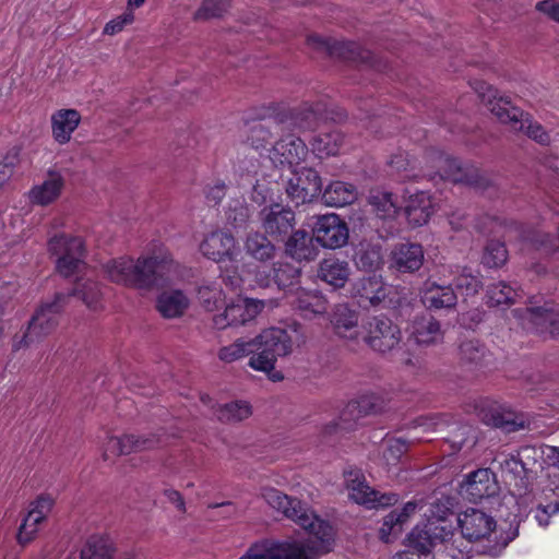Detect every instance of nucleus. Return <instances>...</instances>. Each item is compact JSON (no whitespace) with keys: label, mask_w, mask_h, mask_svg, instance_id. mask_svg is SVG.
<instances>
[{"label":"nucleus","mask_w":559,"mask_h":559,"mask_svg":"<svg viewBox=\"0 0 559 559\" xmlns=\"http://www.w3.org/2000/svg\"><path fill=\"white\" fill-rule=\"evenodd\" d=\"M266 503L297 523L317 540L309 543L282 542L257 544L239 559H317L319 552L330 551L333 528L297 498L288 497L274 488L262 493Z\"/></svg>","instance_id":"obj_1"},{"label":"nucleus","mask_w":559,"mask_h":559,"mask_svg":"<svg viewBox=\"0 0 559 559\" xmlns=\"http://www.w3.org/2000/svg\"><path fill=\"white\" fill-rule=\"evenodd\" d=\"M107 277L117 284L138 288H163L178 278V264L173 260L154 258H120L104 264Z\"/></svg>","instance_id":"obj_2"},{"label":"nucleus","mask_w":559,"mask_h":559,"mask_svg":"<svg viewBox=\"0 0 559 559\" xmlns=\"http://www.w3.org/2000/svg\"><path fill=\"white\" fill-rule=\"evenodd\" d=\"M254 343L249 366L255 370L270 374L273 381L283 379L280 371H274L277 357L292 353L293 342L287 331L280 328L264 330L251 340Z\"/></svg>","instance_id":"obj_3"},{"label":"nucleus","mask_w":559,"mask_h":559,"mask_svg":"<svg viewBox=\"0 0 559 559\" xmlns=\"http://www.w3.org/2000/svg\"><path fill=\"white\" fill-rule=\"evenodd\" d=\"M69 304V295L57 293L51 301H46L33 314L26 331L13 337V350H20L41 341L59 324V318Z\"/></svg>","instance_id":"obj_4"},{"label":"nucleus","mask_w":559,"mask_h":559,"mask_svg":"<svg viewBox=\"0 0 559 559\" xmlns=\"http://www.w3.org/2000/svg\"><path fill=\"white\" fill-rule=\"evenodd\" d=\"M544 452L534 445H524L506 455L500 461V468L514 479V487L519 496L532 490L533 481L542 468Z\"/></svg>","instance_id":"obj_5"},{"label":"nucleus","mask_w":559,"mask_h":559,"mask_svg":"<svg viewBox=\"0 0 559 559\" xmlns=\"http://www.w3.org/2000/svg\"><path fill=\"white\" fill-rule=\"evenodd\" d=\"M343 116L337 114L334 116L329 112L325 104L319 102L316 104H302L293 109L278 114V123L282 127V133L286 131H310L316 129L322 121L333 120L340 121Z\"/></svg>","instance_id":"obj_6"},{"label":"nucleus","mask_w":559,"mask_h":559,"mask_svg":"<svg viewBox=\"0 0 559 559\" xmlns=\"http://www.w3.org/2000/svg\"><path fill=\"white\" fill-rule=\"evenodd\" d=\"M364 341L376 353L389 355L402 347V331L384 316H374L364 325Z\"/></svg>","instance_id":"obj_7"},{"label":"nucleus","mask_w":559,"mask_h":559,"mask_svg":"<svg viewBox=\"0 0 559 559\" xmlns=\"http://www.w3.org/2000/svg\"><path fill=\"white\" fill-rule=\"evenodd\" d=\"M344 477L348 497L358 504L376 509L393 506L399 500L394 492H380L371 488L360 469L345 471Z\"/></svg>","instance_id":"obj_8"},{"label":"nucleus","mask_w":559,"mask_h":559,"mask_svg":"<svg viewBox=\"0 0 559 559\" xmlns=\"http://www.w3.org/2000/svg\"><path fill=\"white\" fill-rule=\"evenodd\" d=\"M476 228L484 234H498L503 228L510 233L512 229H515L520 230V235L523 239L537 250H543L545 253L549 254L559 249V227L557 236H551L550 234L543 233L542 230H533L526 234L522 230V226L515 222L507 224L500 221L497 216L485 215L477 221Z\"/></svg>","instance_id":"obj_9"},{"label":"nucleus","mask_w":559,"mask_h":559,"mask_svg":"<svg viewBox=\"0 0 559 559\" xmlns=\"http://www.w3.org/2000/svg\"><path fill=\"white\" fill-rule=\"evenodd\" d=\"M48 250L58 257L56 269L63 277L80 271L84 255L83 241L80 237L55 236L48 241Z\"/></svg>","instance_id":"obj_10"},{"label":"nucleus","mask_w":559,"mask_h":559,"mask_svg":"<svg viewBox=\"0 0 559 559\" xmlns=\"http://www.w3.org/2000/svg\"><path fill=\"white\" fill-rule=\"evenodd\" d=\"M492 110L501 123L510 124L512 131L525 133L528 138L540 144H547L550 141V136L544 128L539 123L534 122L531 116L521 108L513 105L508 106V103H501L497 104Z\"/></svg>","instance_id":"obj_11"},{"label":"nucleus","mask_w":559,"mask_h":559,"mask_svg":"<svg viewBox=\"0 0 559 559\" xmlns=\"http://www.w3.org/2000/svg\"><path fill=\"white\" fill-rule=\"evenodd\" d=\"M309 46L320 51L326 52L331 57L350 60L360 63L374 66L373 55L370 50L361 48L358 44L353 41H340L331 38H323L319 35L312 34L307 38Z\"/></svg>","instance_id":"obj_12"},{"label":"nucleus","mask_w":559,"mask_h":559,"mask_svg":"<svg viewBox=\"0 0 559 559\" xmlns=\"http://www.w3.org/2000/svg\"><path fill=\"white\" fill-rule=\"evenodd\" d=\"M265 307V301L254 298H237L225 306L222 313L213 317L216 329L223 330L231 325H243L253 320Z\"/></svg>","instance_id":"obj_13"},{"label":"nucleus","mask_w":559,"mask_h":559,"mask_svg":"<svg viewBox=\"0 0 559 559\" xmlns=\"http://www.w3.org/2000/svg\"><path fill=\"white\" fill-rule=\"evenodd\" d=\"M312 234L316 241L328 249L342 248L349 237L347 224L334 213L317 216Z\"/></svg>","instance_id":"obj_14"},{"label":"nucleus","mask_w":559,"mask_h":559,"mask_svg":"<svg viewBox=\"0 0 559 559\" xmlns=\"http://www.w3.org/2000/svg\"><path fill=\"white\" fill-rule=\"evenodd\" d=\"M441 179H448L455 183H464L478 190H486L491 186L490 180L475 166H463L461 162L450 156H439Z\"/></svg>","instance_id":"obj_15"},{"label":"nucleus","mask_w":559,"mask_h":559,"mask_svg":"<svg viewBox=\"0 0 559 559\" xmlns=\"http://www.w3.org/2000/svg\"><path fill=\"white\" fill-rule=\"evenodd\" d=\"M322 192V180L313 168L301 167L287 181L286 193L296 205L310 202Z\"/></svg>","instance_id":"obj_16"},{"label":"nucleus","mask_w":559,"mask_h":559,"mask_svg":"<svg viewBox=\"0 0 559 559\" xmlns=\"http://www.w3.org/2000/svg\"><path fill=\"white\" fill-rule=\"evenodd\" d=\"M499 490L496 475L489 468H479L469 473L460 485V495L475 503L496 496Z\"/></svg>","instance_id":"obj_17"},{"label":"nucleus","mask_w":559,"mask_h":559,"mask_svg":"<svg viewBox=\"0 0 559 559\" xmlns=\"http://www.w3.org/2000/svg\"><path fill=\"white\" fill-rule=\"evenodd\" d=\"M513 313L519 316L525 328L534 329L540 334L548 333L552 338H559V310L545 305L515 309Z\"/></svg>","instance_id":"obj_18"},{"label":"nucleus","mask_w":559,"mask_h":559,"mask_svg":"<svg viewBox=\"0 0 559 559\" xmlns=\"http://www.w3.org/2000/svg\"><path fill=\"white\" fill-rule=\"evenodd\" d=\"M264 233L276 241H284L295 227V213L278 204L260 212Z\"/></svg>","instance_id":"obj_19"},{"label":"nucleus","mask_w":559,"mask_h":559,"mask_svg":"<svg viewBox=\"0 0 559 559\" xmlns=\"http://www.w3.org/2000/svg\"><path fill=\"white\" fill-rule=\"evenodd\" d=\"M457 523L463 537L469 542L488 538L497 525L491 515L474 508L460 513Z\"/></svg>","instance_id":"obj_20"},{"label":"nucleus","mask_w":559,"mask_h":559,"mask_svg":"<svg viewBox=\"0 0 559 559\" xmlns=\"http://www.w3.org/2000/svg\"><path fill=\"white\" fill-rule=\"evenodd\" d=\"M390 286H388L381 276L371 275L358 280L354 287L353 294L359 298L362 306H379L389 296Z\"/></svg>","instance_id":"obj_21"},{"label":"nucleus","mask_w":559,"mask_h":559,"mask_svg":"<svg viewBox=\"0 0 559 559\" xmlns=\"http://www.w3.org/2000/svg\"><path fill=\"white\" fill-rule=\"evenodd\" d=\"M421 301L429 310H451L457 304V296L452 285L427 281L421 290Z\"/></svg>","instance_id":"obj_22"},{"label":"nucleus","mask_w":559,"mask_h":559,"mask_svg":"<svg viewBox=\"0 0 559 559\" xmlns=\"http://www.w3.org/2000/svg\"><path fill=\"white\" fill-rule=\"evenodd\" d=\"M308 153L305 142L293 134L281 138L271 150V158L281 164H299Z\"/></svg>","instance_id":"obj_23"},{"label":"nucleus","mask_w":559,"mask_h":559,"mask_svg":"<svg viewBox=\"0 0 559 559\" xmlns=\"http://www.w3.org/2000/svg\"><path fill=\"white\" fill-rule=\"evenodd\" d=\"M313 235H309L304 229L293 230L285 241V253L296 261H313L319 250L314 245Z\"/></svg>","instance_id":"obj_24"},{"label":"nucleus","mask_w":559,"mask_h":559,"mask_svg":"<svg viewBox=\"0 0 559 559\" xmlns=\"http://www.w3.org/2000/svg\"><path fill=\"white\" fill-rule=\"evenodd\" d=\"M64 182V177L59 170L49 169L43 183L31 189V202L41 206L55 202L60 197Z\"/></svg>","instance_id":"obj_25"},{"label":"nucleus","mask_w":559,"mask_h":559,"mask_svg":"<svg viewBox=\"0 0 559 559\" xmlns=\"http://www.w3.org/2000/svg\"><path fill=\"white\" fill-rule=\"evenodd\" d=\"M392 266L401 273H414L424 263V250L419 243H400L391 253Z\"/></svg>","instance_id":"obj_26"},{"label":"nucleus","mask_w":559,"mask_h":559,"mask_svg":"<svg viewBox=\"0 0 559 559\" xmlns=\"http://www.w3.org/2000/svg\"><path fill=\"white\" fill-rule=\"evenodd\" d=\"M236 241L231 234L216 230L205 237L200 245L202 254L213 261L231 258Z\"/></svg>","instance_id":"obj_27"},{"label":"nucleus","mask_w":559,"mask_h":559,"mask_svg":"<svg viewBox=\"0 0 559 559\" xmlns=\"http://www.w3.org/2000/svg\"><path fill=\"white\" fill-rule=\"evenodd\" d=\"M292 306L302 318L311 320L326 313L329 302L319 292L300 290L292 301Z\"/></svg>","instance_id":"obj_28"},{"label":"nucleus","mask_w":559,"mask_h":559,"mask_svg":"<svg viewBox=\"0 0 559 559\" xmlns=\"http://www.w3.org/2000/svg\"><path fill=\"white\" fill-rule=\"evenodd\" d=\"M442 532L443 528L439 530L433 523L424 527L416 526L407 536L408 547L418 554L428 555L433 547L443 542Z\"/></svg>","instance_id":"obj_29"},{"label":"nucleus","mask_w":559,"mask_h":559,"mask_svg":"<svg viewBox=\"0 0 559 559\" xmlns=\"http://www.w3.org/2000/svg\"><path fill=\"white\" fill-rule=\"evenodd\" d=\"M424 500H413L408 501L401 511L393 510L391 511L383 520L382 526L380 528L381 538L384 542H390V536H397L402 530L403 524L408 520V518L415 513L417 509H424Z\"/></svg>","instance_id":"obj_30"},{"label":"nucleus","mask_w":559,"mask_h":559,"mask_svg":"<svg viewBox=\"0 0 559 559\" xmlns=\"http://www.w3.org/2000/svg\"><path fill=\"white\" fill-rule=\"evenodd\" d=\"M443 330L440 322L431 314L417 317L412 325V335L417 344L435 345L443 340Z\"/></svg>","instance_id":"obj_31"},{"label":"nucleus","mask_w":559,"mask_h":559,"mask_svg":"<svg viewBox=\"0 0 559 559\" xmlns=\"http://www.w3.org/2000/svg\"><path fill=\"white\" fill-rule=\"evenodd\" d=\"M243 250L251 259L264 263L276 255V247L265 233L250 231L243 241Z\"/></svg>","instance_id":"obj_32"},{"label":"nucleus","mask_w":559,"mask_h":559,"mask_svg":"<svg viewBox=\"0 0 559 559\" xmlns=\"http://www.w3.org/2000/svg\"><path fill=\"white\" fill-rule=\"evenodd\" d=\"M404 213L409 225L413 227L425 225L432 214V204L429 194L424 191H417L409 195L404 207Z\"/></svg>","instance_id":"obj_33"},{"label":"nucleus","mask_w":559,"mask_h":559,"mask_svg":"<svg viewBox=\"0 0 559 559\" xmlns=\"http://www.w3.org/2000/svg\"><path fill=\"white\" fill-rule=\"evenodd\" d=\"M350 275L348 262L335 258H328L320 262L318 277L329 285L341 288Z\"/></svg>","instance_id":"obj_34"},{"label":"nucleus","mask_w":559,"mask_h":559,"mask_svg":"<svg viewBox=\"0 0 559 559\" xmlns=\"http://www.w3.org/2000/svg\"><path fill=\"white\" fill-rule=\"evenodd\" d=\"M368 204L376 216L382 221L395 218L400 211L397 198L389 191L372 189L368 195Z\"/></svg>","instance_id":"obj_35"},{"label":"nucleus","mask_w":559,"mask_h":559,"mask_svg":"<svg viewBox=\"0 0 559 559\" xmlns=\"http://www.w3.org/2000/svg\"><path fill=\"white\" fill-rule=\"evenodd\" d=\"M189 307V298L180 289L163 292L157 300L156 308L166 319L181 317Z\"/></svg>","instance_id":"obj_36"},{"label":"nucleus","mask_w":559,"mask_h":559,"mask_svg":"<svg viewBox=\"0 0 559 559\" xmlns=\"http://www.w3.org/2000/svg\"><path fill=\"white\" fill-rule=\"evenodd\" d=\"M331 323L341 337L356 338L358 333V314L356 311L349 309L347 305L338 304L334 307Z\"/></svg>","instance_id":"obj_37"},{"label":"nucleus","mask_w":559,"mask_h":559,"mask_svg":"<svg viewBox=\"0 0 559 559\" xmlns=\"http://www.w3.org/2000/svg\"><path fill=\"white\" fill-rule=\"evenodd\" d=\"M80 114L75 109H62L52 116V134L57 142H69L72 132L80 123Z\"/></svg>","instance_id":"obj_38"},{"label":"nucleus","mask_w":559,"mask_h":559,"mask_svg":"<svg viewBox=\"0 0 559 559\" xmlns=\"http://www.w3.org/2000/svg\"><path fill=\"white\" fill-rule=\"evenodd\" d=\"M357 193L353 185L333 181L322 192V200L329 206H345L356 200Z\"/></svg>","instance_id":"obj_39"},{"label":"nucleus","mask_w":559,"mask_h":559,"mask_svg":"<svg viewBox=\"0 0 559 559\" xmlns=\"http://www.w3.org/2000/svg\"><path fill=\"white\" fill-rule=\"evenodd\" d=\"M274 133H282L278 123V114L267 120L259 121L250 127L248 142L257 150L265 148Z\"/></svg>","instance_id":"obj_40"},{"label":"nucleus","mask_w":559,"mask_h":559,"mask_svg":"<svg viewBox=\"0 0 559 559\" xmlns=\"http://www.w3.org/2000/svg\"><path fill=\"white\" fill-rule=\"evenodd\" d=\"M453 420L452 416L444 414L420 418L415 429L423 428L424 435L416 436V440L418 442L430 441L435 435L444 440L445 433L449 431L450 426H452Z\"/></svg>","instance_id":"obj_41"},{"label":"nucleus","mask_w":559,"mask_h":559,"mask_svg":"<svg viewBox=\"0 0 559 559\" xmlns=\"http://www.w3.org/2000/svg\"><path fill=\"white\" fill-rule=\"evenodd\" d=\"M343 142L344 135L338 130L320 132L313 138L311 148L318 157L322 158L330 155H336L340 152Z\"/></svg>","instance_id":"obj_42"},{"label":"nucleus","mask_w":559,"mask_h":559,"mask_svg":"<svg viewBox=\"0 0 559 559\" xmlns=\"http://www.w3.org/2000/svg\"><path fill=\"white\" fill-rule=\"evenodd\" d=\"M460 360L471 368L484 366L490 354L486 346L476 340H468L461 343L459 348Z\"/></svg>","instance_id":"obj_43"},{"label":"nucleus","mask_w":559,"mask_h":559,"mask_svg":"<svg viewBox=\"0 0 559 559\" xmlns=\"http://www.w3.org/2000/svg\"><path fill=\"white\" fill-rule=\"evenodd\" d=\"M354 261L359 270L377 271L383 264L381 247L372 243H360L355 252Z\"/></svg>","instance_id":"obj_44"},{"label":"nucleus","mask_w":559,"mask_h":559,"mask_svg":"<svg viewBox=\"0 0 559 559\" xmlns=\"http://www.w3.org/2000/svg\"><path fill=\"white\" fill-rule=\"evenodd\" d=\"M81 559H114L111 543L103 537H91L81 550ZM118 559H133V557L123 555Z\"/></svg>","instance_id":"obj_45"},{"label":"nucleus","mask_w":559,"mask_h":559,"mask_svg":"<svg viewBox=\"0 0 559 559\" xmlns=\"http://www.w3.org/2000/svg\"><path fill=\"white\" fill-rule=\"evenodd\" d=\"M251 414L252 411L250 404L243 401L218 405L214 411L216 418L225 424L241 421L248 418Z\"/></svg>","instance_id":"obj_46"},{"label":"nucleus","mask_w":559,"mask_h":559,"mask_svg":"<svg viewBox=\"0 0 559 559\" xmlns=\"http://www.w3.org/2000/svg\"><path fill=\"white\" fill-rule=\"evenodd\" d=\"M483 420L506 432H514L525 427L524 420H519L512 413H502L493 408L484 413Z\"/></svg>","instance_id":"obj_47"},{"label":"nucleus","mask_w":559,"mask_h":559,"mask_svg":"<svg viewBox=\"0 0 559 559\" xmlns=\"http://www.w3.org/2000/svg\"><path fill=\"white\" fill-rule=\"evenodd\" d=\"M226 222L234 228H245L251 216L249 205L243 197L231 199L225 211Z\"/></svg>","instance_id":"obj_48"},{"label":"nucleus","mask_w":559,"mask_h":559,"mask_svg":"<svg viewBox=\"0 0 559 559\" xmlns=\"http://www.w3.org/2000/svg\"><path fill=\"white\" fill-rule=\"evenodd\" d=\"M272 280L280 289L292 287L299 282L301 270L287 262H276L272 266Z\"/></svg>","instance_id":"obj_49"},{"label":"nucleus","mask_w":559,"mask_h":559,"mask_svg":"<svg viewBox=\"0 0 559 559\" xmlns=\"http://www.w3.org/2000/svg\"><path fill=\"white\" fill-rule=\"evenodd\" d=\"M69 299L78 296L88 308L96 309L100 298V289L96 282L92 280H80L74 288L67 293Z\"/></svg>","instance_id":"obj_50"},{"label":"nucleus","mask_w":559,"mask_h":559,"mask_svg":"<svg viewBox=\"0 0 559 559\" xmlns=\"http://www.w3.org/2000/svg\"><path fill=\"white\" fill-rule=\"evenodd\" d=\"M414 442H418L416 436L411 440L402 438L386 440L382 452V457L386 465H396Z\"/></svg>","instance_id":"obj_51"},{"label":"nucleus","mask_w":559,"mask_h":559,"mask_svg":"<svg viewBox=\"0 0 559 559\" xmlns=\"http://www.w3.org/2000/svg\"><path fill=\"white\" fill-rule=\"evenodd\" d=\"M508 260V250L503 241L491 239L484 248L481 262L488 267H500Z\"/></svg>","instance_id":"obj_52"},{"label":"nucleus","mask_w":559,"mask_h":559,"mask_svg":"<svg viewBox=\"0 0 559 559\" xmlns=\"http://www.w3.org/2000/svg\"><path fill=\"white\" fill-rule=\"evenodd\" d=\"M364 415L358 409L354 401L347 403V405L341 412L337 423H331L325 428L326 433H332L337 429L350 430L355 427L357 421L362 418Z\"/></svg>","instance_id":"obj_53"},{"label":"nucleus","mask_w":559,"mask_h":559,"mask_svg":"<svg viewBox=\"0 0 559 559\" xmlns=\"http://www.w3.org/2000/svg\"><path fill=\"white\" fill-rule=\"evenodd\" d=\"M518 296V290L504 282L491 284L487 289L490 306L511 305Z\"/></svg>","instance_id":"obj_54"},{"label":"nucleus","mask_w":559,"mask_h":559,"mask_svg":"<svg viewBox=\"0 0 559 559\" xmlns=\"http://www.w3.org/2000/svg\"><path fill=\"white\" fill-rule=\"evenodd\" d=\"M474 433L472 426L454 419L445 433L444 441L450 443L453 450L459 451L467 443L469 437L475 438Z\"/></svg>","instance_id":"obj_55"},{"label":"nucleus","mask_w":559,"mask_h":559,"mask_svg":"<svg viewBox=\"0 0 559 559\" xmlns=\"http://www.w3.org/2000/svg\"><path fill=\"white\" fill-rule=\"evenodd\" d=\"M198 299L206 311H214L224 306L222 289L215 284H203L198 288Z\"/></svg>","instance_id":"obj_56"},{"label":"nucleus","mask_w":559,"mask_h":559,"mask_svg":"<svg viewBox=\"0 0 559 559\" xmlns=\"http://www.w3.org/2000/svg\"><path fill=\"white\" fill-rule=\"evenodd\" d=\"M254 343L251 340L238 338L233 344L222 347L218 352V358L225 362L236 361L245 356L252 355Z\"/></svg>","instance_id":"obj_57"},{"label":"nucleus","mask_w":559,"mask_h":559,"mask_svg":"<svg viewBox=\"0 0 559 559\" xmlns=\"http://www.w3.org/2000/svg\"><path fill=\"white\" fill-rule=\"evenodd\" d=\"M231 0H204L202 5L195 11L193 19L195 21H206L223 16L229 9Z\"/></svg>","instance_id":"obj_58"},{"label":"nucleus","mask_w":559,"mask_h":559,"mask_svg":"<svg viewBox=\"0 0 559 559\" xmlns=\"http://www.w3.org/2000/svg\"><path fill=\"white\" fill-rule=\"evenodd\" d=\"M474 90L478 94L481 102L488 107L492 115L496 116V112L492 110L497 104L508 103V106H512L510 99L508 97H498L497 91L486 82H475Z\"/></svg>","instance_id":"obj_59"},{"label":"nucleus","mask_w":559,"mask_h":559,"mask_svg":"<svg viewBox=\"0 0 559 559\" xmlns=\"http://www.w3.org/2000/svg\"><path fill=\"white\" fill-rule=\"evenodd\" d=\"M43 521L39 520L38 515L31 514L27 512L25 518L22 521V524L19 527V532L16 535L17 543L22 546L31 543L38 531V525Z\"/></svg>","instance_id":"obj_60"},{"label":"nucleus","mask_w":559,"mask_h":559,"mask_svg":"<svg viewBox=\"0 0 559 559\" xmlns=\"http://www.w3.org/2000/svg\"><path fill=\"white\" fill-rule=\"evenodd\" d=\"M454 286L466 296H473L479 292L483 284L478 277L463 273L454 280Z\"/></svg>","instance_id":"obj_61"},{"label":"nucleus","mask_w":559,"mask_h":559,"mask_svg":"<svg viewBox=\"0 0 559 559\" xmlns=\"http://www.w3.org/2000/svg\"><path fill=\"white\" fill-rule=\"evenodd\" d=\"M390 166L397 173H405L403 176L406 180L417 179V174H411L414 169L413 162L408 158V154L399 153L392 156Z\"/></svg>","instance_id":"obj_62"},{"label":"nucleus","mask_w":559,"mask_h":559,"mask_svg":"<svg viewBox=\"0 0 559 559\" xmlns=\"http://www.w3.org/2000/svg\"><path fill=\"white\" fill-rule=\"evenodd\" d=\"M129 435H124L122 437H110L106 443L105 448V456L108 453L115 455H127L131 453V445L129 444Z\"/></svg>","instance_id":"obj_63"},{"label":"nucleus","mask_w":559,"mask_h":559,"mask_svg":"<svg viewBox=\"0 0 559 559\" xmlns=\"http://www.w3.org/2000/svg\"><path fill=\"white\" fill-rule=\"evenodd\" d=\"M129 444L131 445V452H138V451H145L151 450L157 447L160 441L159 438L155 435H148V436H134L129 435Z\"/></svg>","instance_id":"obj_64"}]
</instances>
